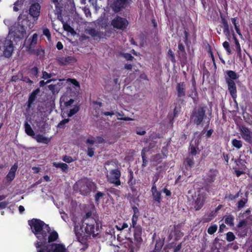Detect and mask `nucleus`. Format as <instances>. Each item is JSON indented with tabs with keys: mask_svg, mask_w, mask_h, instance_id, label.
Instances as JSON below:
<instances>
[{
	"mask_svg": "<svg viewBox=\"0 0 252 252\" xmlns=\"http://www.w3.org/2000/svg\"><path fill=\"white\" fill-rule=\"evenodd\" d=\"M81 229L83 233L77 232L76 227L74 228L75 233L78 241L84 245H87V238L92 236L94 237L99 233V223L98 220H86L82 222Z\"/></svg>",
	"mask_w": 252,
	"mask_h": 252,
	"instance_id": "nucleus-1",
	"label": "nucleus"
},
{
	"mask_svg": "<svg viewBox=\"0 0 252 252\" xmlns=\"http://www.w3.org/2000/svg\"><path fill=\"white\" fill-rule=\"evenodd\" d=\"M40 5L37 2L32 3L29 8V14L33 18L34 21L37 20L40 12Z\"/></svg>",
	"mask_w": 252,
	"mask_h": 252,
	"instance_id": "nucleus-15",
	"label": "nucleus"
},
{
	"mask_svg": "<svg viewBox=\"0 0 252 252\" xmlns=\"http://www.w3.org/2000/svg\"><path fill=\"white\" fill-rule=\"evenodd\" d=\"M87 33L96 40L103 38L105 36L103 32L94 28H91L88 30Z\"/></svg>",
	"mask_w": 252,
	"mask_h": 252,
	"instance_id": "nucleus-20",
	"label": "nucleus"
},
{
	"mask_svg": "<svg viewBox=\"0 0 252 252\" xmlns=\"http://www.w3.org/2000/svg\"><path fill=\"white\" fill-rule=\"evenodd\" d=\"M14 50L13 42L10 39H6L4 43V55L5 57L9 58L12 56Z\"/></svg>",
	"mask_w": 252,
	"mask_h": 252,
	"instance_id": "nucleus-16",
	"label": "nucleus"
},
{
	"mask_svg": "<svg viewBox=\"0 0 252 252\" xmlns=\"http://www.w3.org/2000/svg\"><path fill=\"white\" fill-rule=\"evenodd\" d=\"M235 44V47H236V50L237 54V56H238L240 58H241L242 57V53H241V49L240 44L238 40L236 41Z\"/></svg>",
	"mask_w": 252,
	"mask_h": 252,
	"instance_id": "nucleus-50",
	"label": "nucleus"
},
{
	"mask_svg": "<svg viewBox=\"0 0 252 252\" xmlns=\"http://www.w3.org/2000/svg\"><path fill=\"white\" fill-rule=\"evenodd\" d=\"M95 219L92 217V212L91 211L87 212L85 215L83 217L82 221H85L86 220Z\"/></svg>",
	"mask_w": 252,
	"mask_h": 252,
	"instance_id": "nucleus-52",
	"label": "nucleus"
},
{
	"mask_svg": "<svg viewBox=\"0 0 252 252\" xmlns=\"http://www.w3.org/2000/svg\"><path fill=\"white\" fill-rule=\"evenodd\" d=\"M218 229V225L216 224L212 223L207 229V232L210 235L214 234Z\"/></svg>",
	"mask_w": 252,
	"mask_h": 252,
	"instance_id": "nucleus-42",
	"label": "nucleus"
},
{
	"mask_svg": "<svg viewBox=\"0 0 252 252\" xmlns=\"http://www.w3.org/2000/svg\"><path fill=\"white\" fill-rule=\"evenodd\" d=\"M77 102L74 99L72 98H70L69 100H66L64 101V105L65 107L67 108L72 105L73 106L75 103Z\"/></svg>",
	"mask_w": 252,
	"mask_h": 252,
	"instance_id": "nucleus-49",
	"label": "nucleus"
},
{
	"mask_svg": "<svg viewBox=\"0 0 252 252\" xmlns=\"http://www.w3.org/2000/svg\"><path fill=\"white\" fill-rule=\"evenodd\" d=\"M80 108L81 104L79 102H76L75 104L73 105V107L70 109L68 111L67 116L68 117H71L79 111Z\"/></svg>",
	"mask_w": 252,
	"mask_h": 252,
	"instance_id": "nucleus-27",
	"label": "nucleus"
},
{
	"mask_svg": "<svg viewBox=\"0 0 252 252\" xmlns=\"http://www.w3.org/2000/svg\"><path fill=\"white\" fill-rule=\"evenodd\" d=\"M223 48L225 49V50L228 53V54L229 55L231 54V51L230 48V45L229 43L227 41H224L222 44Z\"/></svg>",
	"mask_w": 252,
	"mask_h": 252,
	"instance_id": "nucleus-61",
	"label": "nucleus"
},
{
	"mask_svg": "<svg viewBox=\"0 0 252 252\" xmlns=\"http://www.w3.org/2000/svg\"><path fill=\"white\" fill-rule=\"evenodd\" d=\"M25 131L26 133L30 136L34 137L35 136V133L32 129L31 125L28 123V122L26 121L24 123Z\"/></svg>",
	"mask_w": 252,
	"mask_h": 252,
	"instance_id": "nucleus-30",
	"label": "nucleus"
},
{
	"mask_svg": "<svg viewBox=\"0 0 252 252\" xmlns=\"http://www.w3.org/2000/svg\"><path fill=\"white\" fill-rule=\"evenodd\" d=\"M194 164V162L193 158H187L184 161V164L187 169H188L189 168H191L193 166Z\"/></svg>",
	"mask_w": 252,
	"mask_h": 252,
	"instance_id": "nucleus-36",
	"label": "nucleus"
},
{
	"mask_svg": "<svg viewBox=\"0 0 252 252\" xmlns=\"http://www.w3.org/2000/svg\"><path fill=\"white\" fill-rule=\"evenodd\" d=\"M30 72L31 75L32 76L37 77L38 73V69L37 67L34 66L30 70Z\"/></svg>",
	"mask_w": 252,
	"mask_h": 252,
	"instance_id": "nucleus-53",
	"label": "nucleus"
},
{
	"mask_svg": "<svg viewBox=\"0 0 252 252\" xmlns=\"http://www.w3.org/2000/svg\"><path fill=\"white\" fill-rule=\"evenodd\" d=\"M225 73L227 75L225 77V81L227 85L228 91L233 89H236L237 87L234 80L239 78V75L234 71L228 70H226Z\"/></svg>",
	"mask_w": 252,
	"mask_h": 252,
	"instance_id": "nucleus-8",
	"label": "nucleus"
},
{
	"mask_svg": "<svg viewBox=\"0 0 252 252\" xmlns=\"http://www.w3.org/2000/svg\"><path fill=\"white\" fill-rule=\"evenodd\" d=\"M53 166L56 168H60L62 169V171L67 173L68 171V166L67 164L62 162H53Z\"/></svg>",
	"mask_w": 252,
	"mask_h": 252,
	"instance_id": "nucleus-34",
	"label": "nucleus"
},
{
	"mask_svg": "<svg viewBox=\"0 0 252 252\" xmlns=\"http://www.w3.org/2000/svg\"><path fill=\"white\" fill-rule=\"evenodd\" d=\"M218 171L216 170L211 169L207 174L205 181L209 184L214 183L217 176Z\"/></svg>",
	"mask_w": 252,
	"mask_h": 252,
	"instance_id": "nucleus-24",
	"label": "nucleus"
},
{
	"mask_svg": "<svg viewBox=\"0 0 252 252\" xmlns=\"http://www.w3.org/2000/svg\"><path fill=\"white\" fill-rule=\"evenodd\" d=\"M25 0H17L14 3V6L13 7V10L16 12L19 11L20 9V8H21V7L22 6Z\"/></svg>",
	"mask_w": 252,
	"mask_h": 252,
	"instance_id": "nucleus-41",
	"label": "nucleus"
},
{
	"mask_svg": "<svg viewBox=\"0 0 252 252\" xmlns=\"http://www.w3.org/2000/svg\"><path fill=\"white\" fill-rule=\"evenodd\" d=\"M105 195V194L100 191H98L94 195V200L96 203H99L100 198H102Z\"/></svg>",
	"mask_w": 252,
	"mask_h": 252,
	"instance_id": "nucleus-55",
	"label": "nucleus"
},
{
	"mask_svg": "<svg viewBox=\"0 0 252 252\" xmlns=\"http://www.w3.org/2000/svg\"><path fill=\"white\" fill-rule=\"evenodd\" d=\"M15 177V174L9 172L6 175L5 179L8 182H11L12 180H13Z\"/></svg>",
	"mask_w": 252,
	"mask_h": 252,
	"instance_id": "nucleus-60",
	"label": "nucleus"
},
{
	"mask_svg": "<svg viewBox=\"0 0 252 252\" xmlns=\"http://www.w3.org/2000/svg\"><path fill=\"white\" fill-rule=\"evenodd\" d=\"M251 213V210L250 208L247 209L245 211H244L243 213H240L239 215V218H244V217H246L247 216L250 215Z\"/></svg>",
	"mask_w": 252,
	"mask_h": 252,
	"instance_id": "nucleus-58",
	"label": "nucleus"
},
{
	"mask_svg": "<svg viewBox=\"0 0 252 252\" xmlns=\"http://www.w3.org/2000/svg\"><path fill=\"white\" fill-rule=\"evenodd\" d=\"M128 240L130 244L128 245V252H136L139 250L141 245H140L138 247L137 246L135 242L133 241L132 238H129Z\"/></svg>",
	"mask_w": 252,
	"mask_h": 252,
	"instance_id": "nucleus-26",
	"label": "nucleus"
},
{
	"mask_svg": "<svg viewBox=\"0 0 252 252\" xmlns=\"http://www.w3.org/2000/svg\"><path fill=\"white\" fill-rule=\"evenodd\" d=\"M168 55L170 57V60L172 63H175L176 59L174 53H173L171 49H169L168 51Z\"/></svg>",
	"mask_w": 252,
	"mask_h": 252,
	"instance_id": "nucleus-63",
	"label": "nucleus"
},
{
	"mask_svg": "<svg viewBox=\"0 0 252 252\" xmlns=\"http://www.w3.org/2000/svg\"><path fill=\"white\" fill-rule=\"evenodd\" d=\"M205 202V198L202 195L199 194L194 203V208L196 211L200 210L204 205Z\"/></svg>",
	"mask_w": 252,
	"mask_h": 252,
	"instance_id": "nucleus-22",
	"label": "nucleus"
},
{
	"mask_svg": "<svg viewBox=\"0 0 252 252\" xmlns=\"http://www.w3.org/2000/svg\"><path fill=\"white\" fill-rule=\"evenodd\" d=\"M121 173L118 168L111 170L109 174L106 175L108 182L118 187L121 184L120 177Z\"/></svg>",
	"mask_w": 252,
	"mask_h": 252,
	"instance_id": "nucleus-9",
	"label": "nucleus"
},
{
	"mask_svg": "<svg viewBox=\"0 0 252 252\" xmlns=\"http://www.w3.org/2000/svg\"><path fill=\"white\" fill-rule=\"evenodd\" d=\"M239 197V194L236 193L235 195H233L231 194L230 192L228 193L226 192V194L224 195V199L227 201H232L236 198H237Z\"/></svg>",
	"mask_w": 252,
	"mask_h": 252,
	"instance_id": "nucleus-38",
	"label": "nucleus"
},
{
	"mask_svg": "<svg viewBox=\"0 0 252 252\" xmlns=\"http://www.w3.org/2000/svg\"><path fill=\"white\" fill-rule=\"evenodd\" d=\"M189 151V154L192 156H195L197 154H199L200 150L198 148V141H197V143H195V145L190 143Z\"/></svg>",
	"mask_w": 252,
	"mask_h": 252,
	"instance_id": "nucleus-28",
	"label": "nucleus"
},
{
	"mask_svg": "<svg viewBox=\"0 0 252 252\" xmlns=\"http://www.w3.org/2000/svg\"><path fill=\"white\" fill-rule=\"evenodd\" d=\"M76 185L80 194L84 196L89 195L92 191H95L97 188L94 183L87 179L79 181Z\"/></svg>",
	"mask_w": 252,
	"mask_h": 252,
	"instance_id": "nucleus-6",
	"label": "nucleus"
},
{
	"mask_svg": "<svg viewBox=\"0 0 252 252\" xmlns=\"http://www.w3.org/2000/svg\"><path fill=\"white\" fill-rule=\"evenodd\" d=\"M40 92V90L39 88L34 90L30 94L27 103L26 110H29L32 106L34 102L37 98V95Z\"/></svg>",
	"mask_w": 252,
	"mask_h": 252,
	"instance_id": "nucleus-19",
	"label": "nucleus"
},
{
	"mask_svg": "<svg viewBox=\"0 0 252 252\" xmlns=\"http://www.w3.org/2000/svg\"><path fill=\"white\" fill-rule=\"evenodd\" d=\"M67 82H70L72 84L76 87H80V84L77 80L74 78H68L67 80Z\"/></svg>",
	"mask_w": 252,
	"mask_h": 252,
	"instance_id": "nucleus-62",
	"label": "nucleus"
},
{
	"mask_svg": "<svg viewBox=\"0 0 252 252\" xmlns=\"http://www.w3.org/2000/svg\"><path fill=\"white\" fill-rule=\"evenodd\" d=\"M121 55L127 61H132L134 59V58L130 53H121Z\"/></svg>",
	"mask_w": 252,
	"mask_h": 252,
	"instance_id": "nucleus-54",
	"label": "nucleus"
},
{
	"mask_svg": "<svg viewBox=\"0 0 252 252\" xmlns=\"http://www.w3.org/2000/svg\"><path fill=\"white\" fill-rule=\"evenodd\" d=\"M228 92H229V93L230 94V95L232 97L234 103L236 104L237 107L238 108V103H237V101L236 100V98L237 97V89H233V90H228Z\"/></svg>",
	"mask_w": 252,
	"mask_h": 252,
	"instance_id": "nucleus-39",
	"label": "nucleus"
},
{
	"mask_svg": "<svg viewBox=\"0 0 252 252\" xmlns=\"http://www.w3.org/2000/svg\"><path fill=\"white\" fill-rule=\"evenodd\" d=\"M36 249L37 252H67V250L63 244L52 243L47 245V240L45 244H41L40 247Z\"/></svg>",
	"mask_w": 252,
	"mask_h": 252,
	"instance_id": "nucleus-7",
	"label": "nucleus"
},
{
	"mask_svg": "<svg viewBox=\"0 0 252 252\" xmlns=\"http://www.w3.org/2000/svg\"><path fill=\"white\" fill-rule=\"evenodd\" d=\"M225 223L231 226H233L234 225V218L231 216H229L227 217L225 219Z\"/></svg>",
	"mask_w": 252,
	"mask_h": 252,
	"instance_id": "nucleus-51",
	"label": "nucleus"
},
{
	"mask_svg": "<svg viewBox=\"0 0 252 252\" xmlns=\"http://www.w3.org/2000/svg\"><path fill=\"white\" fill-rule=\"evenodd\" d=\"M146 149L143 148L141 151V157H142V166L143 167H145L147 165V163H148L147 158L146 156Z\"/></svg>",
	"mask_w": 252,
	"mask_h": 252,
	"instance_id": "nucleus-40",
	"label": "nucleus"
},
{
	"mask_svg": "<svg viewBox=\"0 0 252 252\" xmlns=\"http://www.w3.org/2000/svg\"><path fill=\"white\" fill-rule=\"evenodd\" d=\"M240 131L242 138L247 142L252 144V130L245 126L242 125L239 127Z\"/></svg>",
	"mask_w": 252,
	"mask_h": 252,
	"instance_id": "nucleus-14",
	"label": "nucleus"
},
{
	"mask_svg": "<svg viewBox=\"0 0 252 252\" xmlns=\"http://www.w3.org/2000/svg\"><path fill=\"white\" fill-rule=\"evenodd\" d=\"M248 195V192H247L245 193L246 198H243V199L239 200L237 203V207L238 210H240L243 208H244L246 205V204L248 202V199L247 198Z\"/></svg>",
	"mask_w": 252,
	"mask_h": 252,
	"instance_id": "nucleus-33",
	"label": "nucleus"
},
{
	"mask_svg": "<svg viewBox=\"0 0 252 252\" xmlns=\"http://www.w3.org/2000/svg\"><path fill=\"white\" fill-rule=\"evenodd\" d=\"M110 1V0H108ZM128 3V0H113L110 7L115 13H118L125 9Z\"/></svg>",
	"mask_w": 252,
	"mask_h": 252,
	"instance_id": "nucleus-12",
	"label": "nucleus"
},
{
	"mask_svg": "<svg viewBox=\"0 0 252 252\" xmlns=\"http://www.w3.org/2000/svg\"><path fill=\"white\" fill-rule=\"evenodd\" d=\"M234 170V172L235 173L236 176L237 177H240L241 175L245 174V170L246 168H245L244 169H238L237 168H233Z\"/></svg>",
	"mask_w": 252,
	"mask_h": 252,
	"instance_id": "nucleus-57",
	"label": "nucleus"
},
{
	"mask_svg": "<svg viewBox=\"0 0 252 252\" xmlns=\"http://www.w3.org/2000/svg\"><path fill=\"white\" fill-rule=\"evenodd\" d=\"M37 34L36 33H34L31 37L26 39L24 42V46L29 54L35 55L37 57L43 56L45 53L44 49L41 48L34 49L37 44Z\"/></svg>",
	"mask_w": 252,
	"mask_h": 252,
	"instance_id": "nucleus-4",
	"label": "nucleus"
},
{
	"mask_svg": "<svg viewBox=\"0 0 252 252\" xmlns=\"http://www.w3.org/2000/svg\"><path fill=\"white\" fill-rule=\"evenodd\" d=\"M231 21L233 24V25L234 26L235 30L237 32V33L242 36V34L240 30V25L239 23V20L237 17H234L231 18Z\"/></svg>",
	"mask_w": 252,
	"mask_h": 252,
	"instance_id": "nucleus-32",
	"label": "nucleus"
},
{
	"mask_svg": "<svg viewBox=\"0 0 252 252\" xmlns=\"http://www.w3.org/2000/svg\"><path fill=\"white\" fill-rule=\"evenodd\" d=\"M138 217L135 215H132L131 218V224L129 228V230L133 228L134 241L135 242L136 245L139 247L140 245H141L143 240L142 237L143 233V228L140 224H137V221Z\"/></svg>",
	"mask_w": 252,
	"mask_h": 252,
	"instance_id": "nucleus-5",
	"label": "nucleus"
},
{
	"mask_svg": "<svg viewBox=\"0 0 252 252\" xmlns=\"http://www.w3.org/2000/svg\"><path fill=\"white\" fill-rule=\"evenodd\" d=\"M231 144L233 147L239 150L242 147L243 142L240 140L234 138L231 140Z\"/></svg>",
	"mask_w": 252,
	"mask_h": 252,
	"instance_id": "nucleus-35",
	"label": "nucleus"
},
{
	"mask_svg": "<svg viewBox=\"0 0 252 252\" xmlns=\"http://www.w3.org/2000/svg\"><path fill=\"white\" fill-rule=\"evenodd\" d=\"M108 194L109 193L119 196L121 191L120 190L114 188H110L107 189Z\"/></svg>",
	"mask_w": 252,
	"mask_h": 252,
	"instance_id": "nucleus-44",
	"label": "nucleus"
},
{
	"mask_svg": "<svg viewBox=\"0 0 252 252\" xmlns=\"http://www.w3.org/2000/svg\"><path fill=\"white\" fill-rule=\"evenodd\" d=\"M208 124L204 127L203 129L201 131V134L202 135L205 134V137L207 139H209L212 136L214 133V130L211 128L208 130L206 129L208 127L209 125V120L208 122Z\"/></svg>",
	"mask_w": 252,
	"mask_h": 252,
	"instance_id": "nucleus-29",
	"label": "nucleus"
},
{
	"mask_svg": "<svg viewBox=\"0 0 252 252\" xmlns=\"http://www.w3.org/2000/svg\"><path fill=\"white\" fill-rule=\"evenodd\" d=\"M178 50L177 51L178 57L180 60L186 61L187 59V53L184 45L180 41L178 43Z\"/></svg>",
	"mask_w": 252,
	"mask_h": 252,
	"instance_id": "nucleus-23",
	"label": "nucleus"
},
{
	"mask_svg": "<svg viewBox=\"0 0 252 252\" xmlns=\"http://www.w3.org/2000/svg\"><path fill=\"white\" fill-rule=\"evenodd\" d=\"M190 96L192 98L194 103L196 104L198 101V95L196 87H194Z\"/></svg>",
	"mask_w": 252,
	"mask_h": 252,
	"instance_id": "nucleus-37",
	"label": "nucleus"
},
{
	"mask_svg": "<svg viewBox=\"0 0 252 252\" xmlns=\"http://www.w3.org/2000/svg\"><path fill=\"white\" fill-rule=\"evenodd\" d=\"M231 160L234 161L236 163V165H239V164H241V167H239L240 169H244L245 168H247L246 166L244 164L243 161L241 159H237L233 158L231 159Z\"/></svg>",
	"mask_w": 252,
	"mask_h": 252,
	"instance_id": "nucleus-43",
	"label": "nucleus"
},
{
	"mask_svg": "<svg viewBox=\"0 0 252 252\" xmlns=\"http://www.w3.org/2000/svg\"><path fill=\"white\" fill-rule=\"evenodd\" d=\"M95 149L92 147H88L87 154L89 157H93L94 156Z\"/></svg>",
	"mask_w": 252,
	"mask_h": 252,
	"instance_id": "nucleus-64",
	"label": "nucleus"
},
{
	"mask_svg": "<svg viewBox=\"0 0 252 252\" xmlns=\"http://www.w3.org/2000/svg\"><path fill=\"white\" fill-rule=\"evenodd\" d=\"M63 28L64 31L69 32L72 34L75 33V31L73 28H72L69 24L66 23H63Z\"/></svg>",
	"mask_w": 252,
	"mask_h": 252,
	"instance_id": "nucleus-45",
	"label": "nucleus"
},
{
	"mask_svg": "<svg viewBox=\"0 0 252 252\" xmlns=\"http://www.w3.org/2000/svg\"><path fill=\"white\" fill-rule=\"evenodd\" d=\"M214 218V215L212 213H210L207 216H204L202 218L203 223H207L211 221Z\"/></svg>",
	"mask_w": 252,
	"mask_h": 252,
	"instance_id": "nucleus-48",
	"label": "nucleus"
},
{
	"mask_svg": "<svg viewBox=\"0 0 252 252\" xmlns=\"http://www.w3.org/2000/svg\"><path fill=\"white\" fill-rule=\"evenodd\" d=\"M184 236V233L181 230H176L175 231V239L176 241L179 240Z\"/></svg>",
	"mask_w": 252,
	"mask_h": 252,
	"instance_id": "nucleus-56",
	"label": "nucleus"
},
{
	"mask_svg": "<svg viewBox=\"0 0 252 252\" xmlns=\"http://www.w3.org/2000/svg\"><path fill=\"white\" fill-rule=\"evenodd\" d=\"M176 90L177 91V102L182 103L186 96V84L184 82L177 84Z\"/></svg>",
	"mask_w": 252,
	"mask_h": 252,
	"instance_id": "nucleus-13",
	"label": "nucleus"
},
{
	"mask_svg": "<svg viewBox=\"0 0 252 252\" xmlns=\"http://www.w3.org/2000/svg\"><path fill=\"white\" fill-rule=\"evenodd\" d=\"M33 138L36 140L37 142L45 144H48L51 141V138L46 137L40 134L35 135Z\"/></svg>",
	"mask_w": 252,
	"mask_h": 252,
	"instance_id": "nucleus-25",
	"label": "nucleus"
},
{
	"mask_svg": "<svg viewBox=\"0 0 252 252\" xmlns=\"http://www.w3.org/2000/svg\"><path fill=\"white\" fill-rule=\"evenodd\" d=\"M59 238V235L56 231H52L49 235L48 238L47 237V245L48 243L54 242L57 240Z\"/></svg>",
	"mask_w": 252,
	"mask_h": 252,
	"instance_id": "nucleus-31",
	"label": "nucleus"
},
{
	"mask_svg": "<svg viewBox=\"0 0 252 252\" xmlns=\"http://www.w3.org/2000/svg\"><path fill=\"white\" fill-rule=\"evenodd\" d=\"M57 61L60 65L72 64L76 62V59L72 56L59 57Z\"/></svg>",
	"mask_w": 252,
	"mask_h": 252,
	"instance_id": "nucleus-18",
	"label": "nucleus"
},
{
	"mask_svg": "<svg viewBox=\"0 0 252 252\" xmlns=\"http://www.w3.org/2000/svg\"><path fill=\"white\" fill-rule=\"evenodd\" d=\"M248 221L246 220L243 219L240 220L239 223L237 224L236 227L238 228H240L242 227H244L247 225Z\"/></svg>",
	"mask_w": 252,
	"mask_h": 252,
	"instance_id": "nucleus-59",
	"label": "nucleus"
},
{
	"mask_svg": "<svg viewBox=\"0 0 252 252\" xmlns=\"http://www.w3.org/2000/svg\"><path fill=\"white\" fill-rule=\"evenodd\" d=\"M151 192L154 201L158 205H160L162 199L161 191L158 190L157 186H152Z\"/></svg>",
	"mask_w": 252,
	"mask_h": 252,
	"instance_id": "nucleus-21",
	"label": "nucleus"
},
{
	"mask_svg": "<svg viewBox=\"0 0 252 252\" xmlns=\"http://www.w3.org/2000/svg\"><path fill=\"white\" fill-rule=\"evenodd\" d=\"M235 238V235L232 232H228L226 234V240L229 242L234 241Z\"/></svg>",
	"mask_w": 252,
	"mask_h": 252,
	"instance_id": "nucleus-47",
	"label": "nucleus"
},
{
	"mask_svg": "<svg viewBox=\"0 0 252 252\" xmlns=\"http://www.w3.org/2000/svg\"><path fill=\"white\" fill-rule=\"evenodd\" d=\"M248 229L247 228L242 227L238 230V235L241 237H245L247 236Z\"/></svg>",
	"mask_w": 252,
	"mask_h": 252,
	"instance_id": "nucleus-46",
	"label": "nucleus"
},
{
	"mask_svg": "<svg viewBox=\"0 0 252 252\" xmlns=\"http://www.w3.org/2000/svg\"><path fill=\"white\" fill-rule=\"evenodd\" d=\"M207 109L205 105H199L193 108L190 115V122L197 126L203 125L207 118Z\"/></svg>",
	"mask_w": 252,
	"mask_h": 252,
	"instance_id": "nucleus-3",
	"label": "nucleus"
},
{
	"mask_svg": "<svg viewBox=\"0 0 252 252\" xmlns=\"http://www.w3.org/2000/svg\"><path fill=\"white\" fill-rule=\"evenodd\" d=\"M19 21H20L21 19H23L21 22L22 25L21 26L22 29V32L24 33L26 32V31L28 29L29 30L32 29L34 26V21H32L31 19H29V17L27 15L20 14L18 17Z\"/></svg>",
	"mask_w": 252,
	"mask_h": 252,
	"instance_id": "nucleus-11",
	"label": "nucleus"
},
{
	"mask_svg": "<svg viewBox=\"0 0 252 252\" xmlns=\"http://www.w3.org/2000/svg\"><path fill=\"white\" fill-rule=\"evenodd\" d=\"M128 23V21L126 18L116 16L111 21V25L114 29L123 31L126 29Z\"/></svg>",
	"mask_w": 252,
	"mask_h": 252,
	"instance_id": "nucleus-10",
	"label": "nucleus"
},
{
	"mask_svg": "<svg viewBox=\"0 0 252 252\" xmlns=\"http://www.w3.org/2000/svg\"><path fill=\"white\" fill-rule=\"evenodd\" d=\"M220 17L221 19L220 23L222 24L221 27L223 28L224 34L227 37L228 39H230V31L227 20L221 13H220Z\"/></svg>",
	"mask_w": 252,
	"mask_h": 252,
	"instance_id": "nucleus-17",
	"label": "nucleus"
},
{
	"mask_svg": "<svg viewBox=\"0 0 252 252\" xmlns=\"http://www.w3.org/2000/svg\"><path fill=\"white\" fill-rule=\"evenodd\" d=\"M28 224L30 226L32 231L38 239L35 242L34 246L36 248H38L41 244H45L47 240V233L43 230V229L47 227V230L49 232L50 228L49 225L43 221L37 219L29 220Z\"/></svg>",
	"mask_w": 252,
	"mask_h": 252,
	"instance_id": "nucleus-2",
	"label": "nucleus"
}]
</instances>
